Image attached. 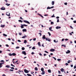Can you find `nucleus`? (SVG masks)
<instances>
[{
	"instance_id": "4be33fe9",
	"label": "nucleus",
	"mask_w": 76,
	"mask_h": 76,
	"mask_svg": "<svg viewBox=\"0 0 76 76\" xmlns=\"http://www.w3.org/2000/svg\"><path fill=\"white\" fill-rule=\"evenodd\" d=\"M6 67H7V68H9V67H10V66L9 65H6V66H5Z\"/></svg>"
},
{
	"instance_id": "f704fd0d",
	"label": "nucleus",
	"mask_w": 76,
	"mask_h": 76,
	"mask_svg": "<svg viewBox=\"0 0 76 76\" xmlns=\"http://www.w3.org/2000/svg\"><path fill=\"white\" fill-rule=\"evenodd\" d=\"M0 62H3L2 63H4V60H1V61H0Z\"/></svg>"
},
{
	"instance_id": "5701e85b",
	"label": "nucleus",
	"mask_w": 76,
	"mask_h": 76,
	"mask_svg": "<svg viewBox=\"0 0 76 76\" xmlns=\"http://www.w3.org/2000/svg\"><path fill=\"white\" fill-rule=\"evenodd\" d=\"M23 26V25H21L20 26L21 28H24V26Z\"/></svg>"
},
{
	"instance_id": "6e6552de",
	"label": "nucleus",
	"mask_w": 76,
	"mask_h": 76,
	"mask_svg": "<svg viewBox=\"0 0 76 76\" xmlns=\"http://www.w3.org/2000/svg\"><path fill=\"white\" fill-rule=\"evenodd\" d=\"M4 64V63H0V68H1L2 67H3V65H2V64Z\"/></svg>"
},
{
	"instance_id": "13d9d810",
	"label": "nucleus",
	"mask_w": 76,
	"mask_h": 76,
	"mask_svg": "<svg viewBox=\"0 0 76 76\" xmlns=\"http://www.w3.org/2000/svg\"><path fill=\"white\" fill-rule=\"evenodd\" d=\"M18 42H21V41H20V40H18Z\"/></svg>"
},
{
	"instance_id": "2f4dec72",
	"label": "nucleus",
	"mask_w": 76,
	"mask_h": 76,
	"mask_svg": "<svg viewBox=\"0 0 76 76\" xmlns=\"http://www.w3.org/2000/svg\"><path fill=\"white\" fill-rule=\"evenodd\" d=\"M35 47H33L32 48V50H35Z\"/></svg>"
},
{
	"instance_id": "4d7b16f0",
	"label": "nucleus",
	"mask_w": 76,
	"mask_h": 76,
	"mask_svg": "<svg viewBox=\"0 0 76 76\" xmlns=\"http://www.w3.org/2000/svg\"><path fill=\"white\" fill-rule=\"evenodd\" d=\"M11 69H15V68L13 67H12L11 68Z\"/></svg>"
},
{
	"instance_id": "473e14b6",
	"label": "nucleus",
	"mask_w": 76,
	"mask_h": 76,
	"mask_svg": "<svg viewBox=\"0 0 76 76\" xmlns=\"http://www.w3.org/2000/svg\"><path fill=\"white\" fill-rule=\"evenodd\" d=\"M20 48V47H19V46H18V47H16L15 48L16 49H18V48Z\"/></svg>"
},
{
	"instance_id": "052dcab7",
	"label": "nucleus",
	"mask_w": 76,
	"mask_h": 76,
	"mask_svg": "<svg viewBox=\"0 0 76 76\" xmlns=\"http://www.w3.org/2000/svg\"><path fill=\"white\" fill-rule=\"evenodd\" d=\"M57 22H59V19H57Z\"/></svg>"
},
{
	"instance_id": "b1692460",
	"label": "nucleus",
	"mask_w": 76,
	"mask_h": 76,
	"mask_svg": "<svg viewBox=\"0 0 76 76\" xmlns=\"http://www.w3.org/2000/svg\"><path fill=\"white\" fill-rule=\"evenodd\" d=\"M61 46L62 47H66V45H62Z\"/></svg>"
},
{
	"instance_id": "dca6fc26",
	"label": "nucleus",
	"mask_w": 76,
	"mask_h": 76,
	"mask_svg": "<svg viewBox=\"0 0 76 76\" xmlns=\"http://www.w3.org/2000/svg\"><path fill=\"white\" fill-rule=\"evenodd\" d=\"M51 29H52V27H50L49 28V29L50 31H53V30H51Z\"/></svg>"
},
{
	"instance_id": "bb28decb",
	"label": "nucleus",
	"mask_w": 76,
	"mask_h": 76,
	"mask_svg": "<svg viewBox=\"0 0 76 76\" xmlns=\"http://www.w3.org/2000/svg\"><path fill=\"white\" fill-rule=\"evenodd\" d=\"M6 6H10V4H6Z\"/></svg>"
},
{
	"instance_id": "72a5a7b5",
	"label": "nucleus",
	"mask_w": 76,
	"mask_h": 76,
	"mask_svg": "<svg viewBox=\"0 0 76 76\" xmlns=\"http://www.w3.org/2000/svg\"><path fill=\"white\" fill-rule=\"evenodd\" d=\"M3 35L4 36V37H7V35H6V34H3Z\"/></svg>"
},
{
	"instance_id": "864d4df0",
	"label": "nucleus",
	"mask_w": 76,
	"mask_h": 76,
	"mask_svg": "<svg viewBox=\"0 0 76 76\" xmlns=\"http://www.w3.org/2000/svg\"><path fill=\"white\" fill-rule=\"evenodd\" d=\"M58 74H60L61 73V72L60 71H58Z\"/></svg>"
},
{
	"instance_id": "2eb2a0df",
	"label": "nucleus",
	"mask_w": 76,
	"mask_h": 76,
	"mask_svg": "<svg viewBox=\"0 0 76 76\" xmlns=\"http://www.w3.org/2000/svg\"><path fill=\"white\" fill-rule=\"evenodd\" d=\"M12 56H16V54L15 53H13L12 54Z\"/></svg>"
},
{
	"instance_id": "c756f323",
	"label": "nucleus",
	"mask_w": 76,
	"mask_h": 76,
	"mask_svg": "<svg viewBox=\"0 0 76 76\" xmlns=\"http://www.w3.org/2000/svg\"><path fill=\"white\" fill-rule=\"evenodd\" d=\"M35 70H36V71L38 70V68H37V67H35Z\"/></svg>"
},
{
	"instance_id": "0eeeda50",
	"label": "nucleus",
	"mask_w": 76,
	"mask_h": 76,
	"mask_svg": "<svg viewBox=\"0 0 76 76\" xmlns=\"http://www.w3.org/2000/svg\"><path fill=\"white\" fill-rule=\"evenodd\" d=\"M53 8H54V6H52L51 7H48L47 8V9H53Z\"/></svg>"
},
{
	"instance_id": "39448f33",
	"label": "nucleus",
	"mask_w": 76,
	"mask_h": 76,
	"mask_svg": "<svg viewBox=\"0 0 76 76\" xmlns=\"http://www.w3.org/2000/svg\"><path fill=\"white\" fill-rule=\"evenodd\" d=\"M1 9L2 10H6V8H5V7H3L1 8Z\"/></svg>"
},
{
	"instance_id": "e433bc0d",
	"label": "nucleus",
	"mask_w": 76,
	"mask_h": 76,
	"mask_svg": "<svg viewBox=\"0 0 76 76\" xmlns=\"http://www.w3.org/2000/svg\"><path fill=\"white\" fill-rule=\"evenodd\" d=\"M48 34L49 36H51V34H50V32H48Z\"/></svg>"
},
{
	"instance_id": "7c9ffc66",
	"label": "nucleus",
	"mask_w": 76,
	"mask_h": 76,
	"mask_svg": "<svg viewBox=\"0 0 76 76\" xmlns=\"http://www.w3.org/2000/svg\"><path fill=\"white\" fill-rule=\"evenodd\" d=\"M41 70L42 72H43V71H44V68H41Z\"/></svg>"
},
{
	"instance_id": "338daca9",
	"label": "nucleus",
	"mask_w": 76,
	"mask_h": 76,
	"mask_svg": "<svg viewBox=\"0 0 76 76\" xmlns=\"http://www.w3.org/2000/svg\"><path fill=\"white\" fill-rule=\"evenodd\" d=\"M45 53H48V52L47 51H45Z\"/></svg>"
},
{
	"instance_id": "4468645a",
	"label": "nucleus",
	"mask_w": 76,
	"mask_h": 76,
	"mask_svg": "<svg viewBox=\"0 0 76 76\" xmlns=\"http://www.w3.org/2000/svg\"><path fill=\"white\" fill-rule=\"evenodd\" d=\"M37 44L39 45V47H41V44L40 43V42H39Z\"/></svg>"
},
{
	"instance_id": "c03bdc74",
	"label": "nucleus",
	"mask_w": 76,
	"mask_h": 76,
	"mask_svg": "<svg viewBox=\"0 0 76 76\" xmlns=\"http://www.w3.org/2000/svg\"><path fill=\"white\" fill-rule=\"evenodd\" d=\"M51 17L52 18H54V17H55V16H54V14H53V15Z\"/></svg>"
},
{
	"instance_id": "69168bd1",
	"label": "nucleus",
	"mask_w": 76,
	"mask_h": 76,
	"mask_svg": "<svg viewBox=\"0 0 76 76\" xmlns=\"http://www.w3.org/2000/svg\"><path fill=\"white\" fill-rule=\"evenodd\" d=\"M13 69H10V71H12V72H13Z\"/></svg>"
},
{
	"instance_id": "603ef678",
	"label": "nucleus",
	"mask_w": 76,
	"mask_h": 76,
	"mask_svg": "<svg viewBox=\"0 0 76 76\" xmlns=\"http://www.w3.org/2000/svg\"><path fill=\"white\" fill-rule=\"evenodd\" d=\"M44 16H48V14H47V15H44Z\"/></svg>"
},
{
	"instance_id": "79ce46f5",
	"label": "nucleus",
	"mask_w": 76,
	"mask_h": 76,
	"mask_svg": "<svg viewBox=\"0 0 76 76\" xmlns=\"http://www.w3.org/2000/svg\"><path fill=\"white\" fill-rule=\"evenodd\" d=\"M11 66H12L13 67H15V65H13L12 64H11Z\"/></svg>"
},
{
	"instance_id": "0e129e2a",
	"label": "nucleus",
	"mask_w": 76,
	"mask_h": 76,
	"mask_svg": "<svg viewBox=\"0 0 76 76\" xmlns=\"http://www.w3.org/2000/svg\"><path fill=\"white\" fill-rule=\"evenodd\" d=\"M36 38H34L33 39V41H36Z\"/></svg>"
},
{
	"instance_id": "a18cd8bd",
	"label": "nucleus",
	"mask_w": 76,
	"mask_h": 76,
	"mask_svg": "<svg viewBox=\"0 0 76 76\" xmlns=\"http://www.w3.org/2000/svg\"><path fill=\"white\" fill-rule=\"evenodd\" d=\"M38 34H39L40 36H41V35H42V34H41V33H38Z\"/></svg>"
},
{
	"instance_id": "9d476101",
	"label": "nucleus",
	"mask_w": 76,
	"mask_h": 76,
	"mask_svg": "<svg viewBox=\"0 0 76 76\" xmlns=\"http://www.w3.org/2000/svg\"><path fill=\"white\" fill-rule=\"evenodd\" d=\"M42 38L43 39H46V38H45V35H44L42 37Z\"/></svg>"
},
{
	"instance_id": "8fccbe9b",
	"label": "nucleus",
	"mask_w": 76,
	"mask_h": 76,
	"mask_svg": "<svg viewBox=\"0 0 76 76\" xmlns=\"http://www.w3.org/2000/svg\"><path fill=\"white\" fill-rule=\"evenodd\" d=\"M73 22L74 23H76V20L73 21Z\"/></svg>"
},
{
	"instance_id": "a19ab883",
	"label": "nucleus",
	"mask_w": 76,
	"mask_h": 76,
	"mask_svg": "<svg viewBox=\"0 0 76 76\" xmlns=\"http://www.w3.org/2000/svg\"><path fill=\"white\" fill-rule=\"evenodd\" d=\"M51 25H53L54 24V22H51Z\"/></svg>"
},
{
	"instance_id": "f257e3e1",
	"label": "nucleus",
	"mask_w": 76,
	"mask_h": 76,
	"mask_svg": "<svg viewBox=\"0 0 76 76\" xmlns=\"http://www.w3.org/2000/svg\"><path fill=\"white\" fill-rule=\"evenodd\" d=\"M24 22H25V23H28V24H30V23L29 22V21H27V20H24L23 21Z\"/></svg>"
},
{
	"instance_id": "cd10ccee",
	"label": "nucleus",
	"mask_w": 76,
	"mask_h": 76,
	"mask_svg": "<svg viewBox=\"0 0 76 76\" xmlns=\"http://www.w3.org/2000/svg\"><path fill=\"white\" fill-rule=\"evenodd\" d=\"M48 72H49V73H51V70L49 69L48 70Z\"/></svg>"
},
{
	"instance_id": "f8f14e48",
	"label": "nucleus",
	"mask_w": 76,
	"mask_h": 76,
	"mask_svg": "<svg viewBox=\"0 0 76 76\" xmlns=\"http://www.w3.org/2000/svg\"><path fill=\"white\" fill-rule=\"evenodd\" d=\"M61 28V27H56V28L57 29H60Z\"/></svg>"
},
{
	"instance_id": "6ab92c4d",
	"label": "nucleus",
	"mask_w": 76,
	"mask_h": 76,
	"mask_svg": "<svg viewBox=\"0 0 76 76\" xmlns=\"http://www.w3.org/2000/svg\"><path fill=\"white\" fill-rule=\"evenodd\" d=\"M23 32H26V29H24L23 30Z\"/></svg>"
},
{
	"instance_id": "a878e982",
	"label": "nucleus",
	"mask_w": 76,
	"mask_h": 76,
	"mask_svg": "<svg viewBox=\"0 0 76 76\" xmlns=\"http://www.w3.org/2000/svg\"><path fill=\"white\" fill-rule=\"evenodd\" d=\"M27 41H26V40H25L24 41V43L25 44H26V43H27Z\"/></svg>"
},
{
	"instance_id": "423d86ee",
	"label": "nucleus",
	"mask_w": 76,
	"mask_h": 76,
	"mask_svg": "<svg viewBox=\"0 0 76 76\" xmlns=\"http://www.w3.org/2000/svg\"><path fill=\"white\" fill-rule=\"evenodd\" d=\"M22 53L23 54H24V55H25V56L26 55V52H25V51H22Z\"/></svg>"
},
{
	"instance_id": "37998d69",
	"label": "nucleus",
	"mask_w": 76,
	"mask_h": 76,
	"mask_svg": "<svg viewBox=\"0 0 76 76\" xmlns=\"http://www.w3.org/2000/svg\"><path fill=\"white\" fill-rule=\"evenodd\" d=\"M70 63V60H69V61H67V63Z\"/></svg>"
},
{
	"instance_id": "f03ea898",
	"label": "nucleus",
	"mask_w": 76,
	"mask_h": 76,
	"mask_svg": "<svg viewBox=\"0 0 76 76\" xmlns=\"http://www.w3.org/2000/svg\"><path fill=\"white\" fill-rule=\"evenodd\" d=\"M24 71L25 73H28V72H29V71L26 69H24Z\"/></svg>"
},
{
	"instance_id": "393cba45",
	"label": "nucleus",
	"mask_w": 76,
	"mask_h": 76,
	"mask_svg": "<svg viewBox=\"0 0 76 76\" xmlns=\"http://www.w3.org/2000/svg\"><path fill=\"white\" fill-rule=\"evenodd\" d=\"M52 5H54V1H52Z\"/></svg>"
},
{
	"instance_id": "ea45409f",
	"label": "nucleus",
	"mask_w": 76,
	"mask_h": 76,
	"mask_svg": "<svg viewBox=\"0 0 76 76\" xmlns=\"http://www.w3.org/2000/svg\"><path fill=\"white\" fill-rule=\"evenodd\" d=\"M27 75L28 76H32V75H30V74H27Z\"/></svg>"
},
{
	"instance_id": "3c124183",
	"label": "nucleus",
	"mask_w": 76,
	"mask_h": 76,
	"mask_svg": "<svg viewBox=\"0 0 76 76\" xmlns=\"http://www.w3.org/2000/svg\"><path fill=\"white\" fill-rule=\"evenodd\" d=\"M6 46L7 47H9V46L7 44L6 45Z\"/></svg>"
},
{
	"instance_id": "6e6d98bb",
	"label": "nucleus",
	"mask_w": 76,
	"mask_h": 76,
	"mask_svg": "<svg viewBox=\"0 0 76 76\" xmlns=\"http://www.w3.org/2000/svg\"><path fill=\"white\" fill-rule=\"evenodd\" d=\"M37 14L39 15V16H41L42 15L41 14L39 13H38Z\"/></svg>"
},
{
	"instance_id": "1a4fd4ad",
	"label": "nucleus",
	"mask_w": 76,
	"mask_h": 76,
	"mask_svg": "<svg viewBox=\"0 0 76 76\" xmlns=\"http://www.w3.org/2000/svg\"><path fill=\"white\" fill-rule=\"evenodd\" d=\"M55 50V49H52L50 50V51H51V52H54Z\"/></svg>"
},
{
	"instance_id": "7ed1b4c3",
	"label": "nucleus",
	"mask_w": 76,
	"mask_h": 76,
	"mask_svg": "<svg viewBox=\"0 0 76 76\" xmlns=\"http://www.w3.org/2000/svg\"><path fill=\"white\" fill-rule=\"evenodd\" d=\"M10 13L9 12H7L6 14V15H7L8 16H10Z\"/></svg>"
},
{
	"instance_id": "de8ad7c7",
	"label": "nucleus",
	"mask_w": 76,
	"mask_h": 76,
	"mask_svg": "<svg viewBox=\"0 0 76 76\" xmlns=\"http://www.w3.org/2000/svg\"><path fill=\"white\" fill-rule=\"evenodd\" d=\"M23 25L24 26H28V25H26L25 24H23Z\"/></svg>"
},
{
	"instance_id": "412c9836",
	"label": "nucleus",
	"mask_w": 76,
	"mask_h": 76,
	"mask_svg": "<svg viewBox=\"0 0 76 76\" xmlns=\"http://www.w3.org/2000/svg\"><path fill=\"white\" fill-rule=\"evenodd\" d=\"M4 26H5V25H1V28H4Z\"/></svg>"
},
{
	"instance_id": "4c0bfd02",
	"label": "nucleus",
	"mask_w": 76,
	"mask_h": 76,
	"mask_svg": "<svg viewBox=\"0 0 76 76\" xmlns=\"http://www.w3.org/2000/svg\"><path fill=\"white\" fill-rule=\"evenodd\" d=\"M9 56H12V54L10 53H9Z\"/></svg>"
},
{
	"instance_id": "c9c22d12",
	"label": "nucleus",
	"mask_w": 76,
	"mask_h": 76,
	"mask_svg": "<svg viewBox=\"0 0 76 76\" xmlns=\"http://www.w3.org/2000/svg\"><path fill=\"white\" fill-rule=\"evenodd\" d=\"M21 49H22V50H25V48L23 47Z\"/></svg>"
},
{
	"instance_id": "e2e57ef3",
	"label": "nucleus",
	"mask_w": 76,
	"mask_h": 76,
	"mask_svg": "<svg viewBox=\"0 0 76 76\" xmlns=\"http://www.w3.org/2000/svg\"><path fill=\"white\" fill-rule=\"evenodd\" d=\"M68 40H69V39H65V41H68Z\"/></svg>"
},
{
	"instance_id": "a211bd4d",
	"label": "nucleus",
	"mask_w": 76,
	"mask_h": 76,
	"mask_svg": "<svg viewBox=\"0 0 76 76\" xmlns=\"http://www.w3.org/2000/svg\"><path fill=\"white\" fill-rule=\"evenodd\" d=\"M26 37H27V36L26 35H25L22 37V38H25V37L26 38Z\"/></svg>"
},
{
	"instance_id": "680f3d73",
	"label": "nucleus",
	"mask_w": 76,
	"mask_h": 76,
	"mask_svg": "<svg viewBox=\"0 0 76 76\" xmlns=\"http://www.w3.org/2000/svg\"><path fill=\"white\" fill-rule=\"evenodd\" d=\"M65 5H67V3L66 2L64 3Z\"/></svg>"
},
{
	"instance_id": "09e8293b",
	"label": "nucleus",
	"mask_w": 76,
	"mask_h": 76,
	"mask_svg": "<svg viewBox=\"0 0 76 76\" xmlns=\"http://www.w3.org/2000/svg\"><path fill=\"white\" fill-rule=\"evenodd\" d=\"M65 65L66 66H68V65H69V64H68L67 63H66Z\"/></svg>"
},
{
	"instance_id": "5fc2aeb1",
	"label": "nucleus",
	"mask_w": 76,
	"mask_h": 76,
	"mask_svg": "<svg viewBox=\"0 0 76 76\" xmlns=\"http://www.w3.org/2000/svg\"><path fill=\"white\" fill-rule=\"evenodd\" d=\"M19 34L20 35H22V33H19Z\"/></svg>"
},
{
	"instance_id": "bf43d9fd",
	"label": "nucleus",
	"mask_w": 76,
	"mask_h": 76,
	"mask_svg": "<svg viewBox=\"0 0 76 76\" xmlns=\"http://www.w3.org/2000/svg\"><path fill=\"white\" fill-rule=\"evenodd\" d=\"M60 60H61V59H57V61H60Z\"/></svg>"
},
{
	"instance_id": "774afa93",
	"label": "nucleus",
	"mask_w": 76,
	"mask_h": 76,
	"mask_svg": "<svg viewBox=\"0 0 76 76\" xmlns=\"http://www.w3.org/2000/svg\"><path fill=\"white\" fill-rule=\"evenodd\" d=\"M74 69H75L76 68V66H75L74 67Z\"/></svg>"
},
{
	"instance_id": "58836bf2",
	"label": "nucleus",
	"mask_w": 76,
	"mask_h": 76,
	"mask_svg": "<svg viewBox=\"0 0 76 76\" xmlns=\"http://www.w3.org/2000/svg\"><path fill=\"white\" fill-rule=\"evenodd\" d=\"M15 60V59H13V60H12V61H13L12 62L14 64H15V62L14 61H14V60Z\"/></svg>"
},
{
	"instance_id": "aec40b11",
	"label": "nucleus",
	"mask_w": 76,
	"mask_h": 76,
	"mask_svg": "<svg viewBox=\"0 0 76 76\" xmlns=\"http://www.w3.org/2000/svg\"><path fill=\"white\" fill-rule=\"evenodd\" d=\"M45 74V72L42 71V73H41V75H44Z\"/></svg>"
},
{
	"instance_id": "c85d7f7f",
	"label": "nucleus",
	"mask_w": 76,
	"mask_h": 76,
	"mask_svg": "<svg viewBox=\"0 0 76 76\" xmlns=\"http://www.w3.org/2000/svg\"><path fill=\"white\" fill-rule=\"evenodd\" d=\"M18 21H19V22H21V23H22L23 22V21L20 20H18Z\"/></svg>"
},
{
	"instance_id": "49530a36",
	"label": "nucleus",
	"mask_w": 76,
	"mask_h": 76,
	"mask_svg": "<svg viewBox=\"0 0 76 76\" xmlns=\"http://www.w3.org/2000/svg\"><path fill=\"white\" fill-rule=\"evenodd\" d=\"M52 58H54V60H56V58L55 57H53Z\"/></svg>"
},
{
	"instance_id": "ddd939ff",
	"label": "nucleus",
	"mask_w": 76,
	"mask_h": 76,
	"mask_svg": "<svg viewBox=\"0 0 76 76\" xmlns=\"http://www.w3.org/2000/svg\"><path fill=\"white\" fill-rule=\"evenodd\" d=\"M53 41L54 42H56V43H57V42H58V40H57V41H56V40H53Z\"/></svg>"
},
{
	"instance_id": "f3484780",
	"label": "nucleus",
	"mask_w": 76,
	"mask_h": 76,
	"mask_svg": "<svg viewBox=\"0 0 76 76\" xmlns=\"http://www.w3.org/2000/svg\"><path fill=\"white\" fill-rule=\"evenodd\" d=\"M64 70L63 68H61V72H64Z\"/></svg>"
},
{
	"instance_id": "20e7f679",
	"label": "nucleus",
	"mask_w": 76,
	"mask_h": 76,
	"mask_svg": "<svg viewBox=\"0 0 76 76\" xmlns=\"http://www.w3.org/2000/svg\"><path fill=\"white\" fill-rule=\"evenodd\" d=\"M46 41H51V39L49 38H46Z\"/></svg>"
},
{
	"instance_id": "9b49d317",
	"label": "nucleus",
	"mask_w": 76,
	"mask_h": 76,
	"mask_svg": "<svg viewBox=\"0 0 76 76\" xmlns=\"http://www.w3.org/2000/svg\"><path fill=\"white\" fill-rule=\"evenodd\" d=\"M70 53V51L69 50H68L66 52V54H69Z\"/></svg>"
}]
</instances>
